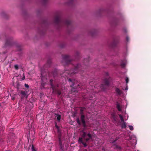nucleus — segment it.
I'll return each mask as SVG.
<instances>
[{
    "mask_svg": "<svg viewBox=\"0 0 151 151\" xmlns=\"http://www.w3.org/2000/svg\"><path fill=\"white\" fill-rule=\"evenodd\" d=\"M53 22L58 28L64 25L67 27L68 29L69 28L71 29L73 27L71 21L68 19H62L60 14H57L55 16Z\"/></svg>",
    "mask_w": 151,
    "mask_h": 151,
    "instance_id": "nucleus-1",
    "label": "nucleus"
},
{
    "mask_svg": "<svg viewBox=\"0 0 151 151\" xmlns=\"http://www.w3.org/2000/svg\"><path fill=\"white\" fill-rule=\"evenodd\" d=\"M0 40H5L4 44L3 47V48L4 50H6L13 45L14 42L13 38L9 37L5 33L0 34Z\"/></svg>",
    "mask_w": 151,
    "mask_h": 151,
    "instance_id": "nucleus-2",
    "label": "nucleus"
},
{
    "mask_svg": "<svg viewBox=\"0 0 151 151\" xmlns=\"http://www.w3.org/2000/svg\"><path fill=\"white\" fill-rule=\"evenodd\" d=\"M80 108L81 109H80L79 114L80 116L81 121L78 118H77L76 119V121L77 123L79 125H81L82 123L83 126L85 128L86 127V125L85 120V115L83 111L84 110L86 109V108L84 107H81Z\"/></svg>",
    "mask_w": 151,
    "mask_h": 151,
    "instance_id": "nucleus-3",
    "label": "nucleus"
},
{
    "mask_svg": "<svg viewBox=\"0 0 151 151\" xmlns=\"http://www.w3.org/2000/svg\"><path fill=\"white\" fill-rule=\"evenodd\" d=\"M49 83L53 90V92L58 94V96L60 95L61 94V90L58 88L59 85L55 83V81L52 79H51L50 80Z\"/></svg>",
    "mask_w": 151,
    "mask_h": 151,
    "instance_id": "nucleus-4",
    "label": "nucleus"
},
{
    "mask_svg": "<svg viewBox=\"0 0 151 151\" xmlns=\"http://www.w3.org/2000/svg\"><path fill=\"white\" fill-rule=\"evenodd\" d=\"M82 70V68L81 65L78 64L74 66L73 69H71L70 70H66L63 73L66 76L67 75L72 76L73 75L77 73L79 70Z\"/></svg>",
    "mask_w": 151,
    "mask_h": 151,
    "instance_id": "nucleus-5",
    "label": "nucleus"
},
{
    "mask_svg": "<svg viewBox=\"0 0 151 151\" xmlns=\"http://www.w3.org/2000/svg\"><path fill=\"white\" fill-rule=\"evenodd\" d=\"M48 75V73L45 70L43 72V70H41V86L44 87L45 86L46 83L47 81V76Z\"/></svg>",
    "mask_w": 151,
    "mask_h": 151,
    "instance_id": "nucleus-6",
    "label": "nucleus"
},
{
    "mask_svg": "<svg viewBox=\"0 0 151 151\" xmlns=\"http://www.w3.org/2000/svg\"><path fill=\"white\" fill-rule=\"evenodd\" d=\"M63 60L62 63L64 65H68L72 63V60L70 58V57L68 55H64L62 56Z\"/></svg>",
    "mask_w": 151,
    "mask_h": 151,
    "instance_id": "nucleus-7",
    "label": "nucleus"
},
{
    "mask_svg": "<svg viewBox=\"0 0 151 151\" xmlns=\"http://www.w3.org/2000/svg\"><path fill=\"white\" fill-rule=\"evenodd\" d=\"M81 137L82 138V140L83 139L87 143H88V141L89 140L92 138V135L90 133H87L83 131H82V134Z\"/></svg>",
    "mask_w": 151,
    "mask_h": 151,
    "instance_id": "nucleus-8",
    "label": "nucleus"
},
{
    "mask_svg": "<svg viewBox=\"0 0 151 151\" xmlns=\"http://www.w3.org/2000/svg\"><path fill=\"white\" fill-rule=\"evenodd\" d=\"M111 78H106L104 79V84H102L101 85L100 87L102 91H104L105 89V86H108L109 85V82Z\"/></svg>",
    "mask_w": 151,
    "mask_h": 151,
    "instance_id": "nucleus-9",
    "label": "nucleus"
},
{
    "mask_svg": "<svg viewBox=\"0 0 151 151\" xmlns=\"http://www.w3.org/2000/svg\"><path fill=\"white\" fill-rule=\"evenodd\" d=\"M117 140L118 139L116 138L114 141L112 142L113 144L112 147L114 149H116L118 151H121L122 149L121 147L118 145L117 143L116 142Z\"/></svg>",
    "mask_w": 151,
    "mask_h": 151,
    "instance_id": "nucleus-10",
    "label": "nucleus"
},
{
    "mask_svg": "<svg viewBox=\"0 0 151 151\" xmlns=\"http://www.w3.org/2000/svg\"><path fill=\"white\" fill-rule=\"evenodd\" d=\"M78 141L79 144H82L84 147H86L88 145V144H87V142H84L83 141V140H82V138L81 137H79Z\"/></svg>",
    "mask_w": 151,
    "mask_h": 151,
    "instance_id": "nucleus-11",
    "label": "nucleus"
},
{
    "mask_svg": "<svg viewBox=\"0 0 151 151\" xmlns=\"http://www.w3.org/2000/svg\"><path fill=\"white\" fill-rule=\"evenodd\" d=\"M68 81L69 82V83L71 87L73 86L74 85V83L75 80L74 79H71V78H69L68 79Z\"/></svg>",
    "mask_w": 151,
    "mask_h": 151,
    "instance_id": "nucleus-12",
    "label": "nucleus"
},
{
    "mask_svg": "<svg viewBox=\"0 0 151 151\" xmlns=\"http://www.w3.org/2000/svg\"><path fill=\"white\" fill-rule=\"evenodd\" d=\"M79 86V85H78V87L76 88V86H75L74 87H73L71 89V92L72 93L74 94V93H76L78 92L77 88Z\"/></svg>",
    "mask_w": 151,
    "mask_h": 151,
    "instance_id": "nucleus-13",
    "label": "nucleus"
},
{
    "mask_svg": "<svg viewBox=\"0 0 151 151\" xmlns=\"http://www.w3.org/2000/svg\"><path fill=\"white\" fill-rule=\"evenodd\" d=\"M76 1V0H69L67 4L69 6L73 5Z\"/></svg>",
    "mask_w": 151,
    "mask_h": 151,
    "instance_id": "nucleus-14",
    "label": "nucleus"
},
{
    "mask_svg": "<svg viewBox=\"0 0 151 151\" xmlns=\"http://www.w3.org/2000/svg\"><path fill=\"white\" fill-rule=\"evenodd\" d=\"M45 30L43 27L41 29H38V32L41 35H43L45 32Z\"/></svg>",
    "mask_w": 151,
    "mask_h": 151,
    "instance_id": "nucleus-15",
    "label": "nucleus"
},
{
    "mask_svg": "<svg viewBox=\"0 0 151 151\" xmlns=\"http://www.w3.org/2000/svg\"><path fill=\"white\" fill-rule=\"evenodd\" d=\"M93 96L91 95H90L89 96H87V95L83 96V98L84 99H87L89 100H91L92 99Z\"/></svg>",
    "mask_w": 151,
    "mask_h": 151,
    "instance_id": "nucleus-16",
    "label": "nucleus"
},
{
    "mask_svg": "<svg viewBox=\"0 0 151 151\" xmlns=\"http://www.w3.org/2000/svg\"><path fill=\"white\" fill-rule=\"evenodd\" d=\"M75 57L76 59H78L80 57V53L78 52L77 51L76 52L75 55Z\"/></svg>",
    "mask_w": 151,
    "mask_h": 151,
    "instance_id": "nucleus-17",
    "label": "nucleus"
},
{
    "mask_svg": "<svg viewBox=\"0 0 151 151\" xmlns=\"http://www.w3.org/2000/svg\"><path fill=\"white\" fill-rule=\"evenodd\" d=\"M52 74L54 77L55 76L58 74V70L56 69H55L54 70L52 71Z\"/></svg>",
    "mask_w": 151,
    "mask_h": 151,
    "instance_id": "nucleus-18",
    "label": "nucleus"
},
{
    "mask_svg": "<svg viewBox=\"0 0 151 151\" xmlns=\"http://www.w3.org/2000/svg\"><path fill=\"white\" fill-rule=\"evenodd\" d=\"M55 117L57 119V120L59 121L61 119V116L57 114H55Z\"/></svg>",
    "mask_w": 151,
    "mask_h": 151,
    "instance_id": "nucleus-19",
    "label": "nucleus"
},
{
    "mask_svg": "<svg viewBox=\"0 0 151 151\" xmlns=\"http://www.w3.org/2000/svg\"><path fill=\"white\" fill-rule=\"evenodd\" d=\"M51 60L50 59H48L47 60V63L46 65H47L48 67H49L50 66V65L51 63Z\"/></svg>",
    "mask_w": 151,
    "mask_h": 151,
    "instance_id": "nucleus-20",
    "label": "nucleus"
},
{
    "mask_svg": "<svg viewBox=\"0 0 151 151\" xmlns=\"http://www.w3.org/2000/svg\"><path fill=\"white\" fill-rule=\"evenodd\" d=\"M16 47L18 51H21L22 49V47L21 45L19 44H17L16 45Z\"/></svg>",
    "mask_w": 151,
    "mask_h": 151,
    "instance_id": "nucleus-21",
    "label": "nucleus"
},
{
    "mask_svg": "<svg viewBox=\"0 0 151 151\" xmlns=\"http://www.w3.org/2000/svg\"><path fill=\"white\" fill-rule=\"evenodd\" d=\"M96 33V30L94 29L91 30L90 32V34L92 36H93L95 35Z\"/></svg>",
    "mask_w": 151,
    "mask_h": 151,
    "instance_id": "nucleus-22",
    "label": "nucleus"
},
{
    "mask_svg": "<svg viewBox=\"0 0 151 151\" xmlns=\"http://www.w3.org/2000/svg\"><path fill=\"white\" fill-rule=\"evenodd\" d=\"M89 61V58H87L85 59L84 60V63L86 65H88L87 63Z\"/></svg>",
    "mask_w": 151,
    "mask_h": 151,
    "instance_id": "nucleus-23",
    "label": "nucleus"
},
{
    "mask_svg": "<svg viewBox=\"0 0 151 151\" xmlns=\"http://www.w3.org/2000/svg\"><path fill=\"white\" fill-rule=\"evenodd\" d=\"M116 91L118 95H120L122 93V91L119 88H117L116 89Z\"/></svg>",
    "mask_w": 151,
    "mask_h": 151,
    "instance_id": "nucleus-24",
    "label": "nucleus"
},
{
    "mask_svg": "<svg viewBox=\"0 0 151 151\" xmlns=\"http://www.w3.org/2000/svg\"><path fill=\"white\" fill-rule=\"evenodd\" d=\"M21 94L22 95V97H24L26 96V93L25 91H21Z\"/></svg>",
    "mask_w": 151,
    "mask_h": 151,
    "instance_id": "nucleus-25",
    "label": "nucleus"
},
{
    "mask_svg": "<svg viewBox=\"0 0 151 151\" xmlns=\"http://www.w3.org/2000/svg\"><path fill=\"white\" fill-rule=\"evenodd\" d=\"M112 117L114 120L116 122L117 120V117L114 114H112Z\"/></svg>",
    "mask_w": 151,
    "mask_h": 151,
    "instance_id": "nucleus-26",
    "label": "nucleus"
},
{
    "mask_svg": "<svg viewBox=\"0 0 151 151\" xmlns=\"http://www.w3.org/2000/svg\"><path fill=\"white\" fill-rule=\"evenodd\" d=\"M59 145H62V142L61 139V137L60 134H59Z\"/></svg>",
    "mask_w": 151,
    "mask_h": 151,
    "instance_id": "nucleus-27",
    "label": "nucleus"
},
{
    "mask_svg": "<svg viewBox=\"0 0 151 151\" xmlns=\"http://www.w3.org/2000/svg\"><path fill=\"white\" fill-rule=\"evenodd\" d=\"M116 108L119 111H120L121 110V107L119 104H117Z\"/></svg>",
    "mask_w": 151,
    "mask_h": 151,
    "instance_id": "nucleus-28",
    "label": "nucleus"
},
{
    "mask_svg": "<svg viewBox=\"0 0 151 151\" xmlns=\"http://www.w3.org/2000/svg\"><path fill=\"white\" fill-rule=\"evenodd\" d=\"M122 124L121 126L122 128L125 129L126 127L125 123L124 122H122Z\"/></svg>",
    "mask_w": 151,
    "mask_h": 151,
    "instance_id": "nucleus-29",
    "label": "nucleus"
},
{
    "mask_svg": "<svg viewBox=\"0 0 151 151\" xmlns=\"http://www.w3.org/2000/svg\"><path fill=\"white\" fill-rule=\"evenodd\" d=\"M119 118L121 119V120L122 122H124V119L123 118L122 116L120 114H119Z\"/></svg>",
    "mask_w": 151,
    "mask_h": 151,
    "instance_id": "nucleus-30",
    "label": "nucleus"
},
{
    "mask_svg": "<svg viewBox=\"0 0 151 151\" xmlns=\"http://www.w3.org/2000/svg\"><path fill=\"white\" fill-rule=\"evenodd\" d=\"M60 151H64V147L63 145H60Z\"/></svg>",
    "mask_w": 151,
    "mask_h": 151,
    "instance_id": "nucleus-31",
    "label": "nucleus"
},
{
    "mask_svg": "<svg viewBox=\"0 0 151 151\" xmlns=\"http://www.w3.org/2000/svg\"><path fill=\"white\" fill-rule=\"evenodd\" d=\"M126 64L125 62H122L121 63V66L122 68H124L126 65Z\"/></svg>",
    "mask_w": 151,
    "mask_h": 151,
    "instance_id": "nucleus-32",
    "label": "nucleus"
},
{
    "mask_svg": "<svg viewBox=\"0 0 151 151\" xmlns=\"http://www.w3.org/2000/svg\"><path fill=\"white\" fill-rule=\"evenodd\" d=\"M104 9H99L98 11V13L100 14L101 12H104Z\"/></svg>",
    "mask_w": 151,
    "mask_h": 151,
    "instance_id": "nucleus-33",
    "label": "nucleus"
},
{
    "mask_svg": "<svg viewBox=\"0 0 151 151\" xmlns=\"http://www.w3.org/2000/svg\"><path fill=\"white\" fill-rule=\"evenodd\" d=\"M47 24V22L46 21H44L42 22V26H45Z\"/></svg>",
    "mask_w": 151,
    "mask_h": 151,
    "instance_id": "nucleus-34",
    "label": "nucleus"
},
{
    "mask_svg": "<svg viewBox=\"0 0 151 151\" xmlns=\"http://www.w3.org/2000/svg\"><path fill=\"white\" fill-rule=\"evenodd\" d=\"M129 129L131 130H132L134 129V128L132 126L129 125Z\"/></svg>",
    "mask_w": 151,
    "mask_h": 151,
    "instance_id": "nucleus-35",
    "label": "nucleus"
},
{
    "mask_svg": "<svg viewBox=\"0 0 151 151\" xmlns=\"http://www.w3.org/2000/svg\"><path fill=\"white\" fill-rule=\"evenodd\" d=\"M14 68L15 69L17 70L19 68V67L17 65H14Z\"/></svg>",
    "mask_w": 151,
    "mask_h": 151,
    "instance_id": "nucleus-36",
    "label": "nucleus"
},
{
    "mask_svg": "<svg viewBox=\"0 0 151 151\" xmlns=\"http://www.w3.org/2000/svg\"><path fill=\"white\" fill-rule=\"evenodd\" d=\"M42 2L44 4H45L47 2L48 0H42Z\"/></svg>",
    "mask_w": 151,
    "mask_h": 151,
    "instance_id": "nucleus-37",
    "label": "nucleus"
},
{
    "mask_svg": "<svg viewBox=\"0 0 151 151\" xmlns=\"http://www.w3.org/2000/svg\"><path fill=\"white\" fill-rule=\"evenodd\" d=\"M6 52L5 51L2 52L1 50H0V54H5Z\"/></svg>",
    "mask_w": 151,
    "mask_h": 151,
    "instance_id": "nucleus-38",
    "label": "nucleus"
},
{
    "mask_svg": "<svg viewBox=\"0 0 151 151\" xmlns=\"http://www.w3.org/2000/svg\"><path fill=\"white\" fill-rule=\"evenodd\" d=\"M32 151H36V150L35 149V148H34V147L33 145H32Z\"/></svg>",
    "mask_w": 151,
    "mask_h": 151,
    "instance_id": "nucleus-39",
    "label": "nucleus"
},
{
    "mask_svg": "<svg viewBox=\"0 0 151 151\" xmlns=\"http://www.w3.org/2000/svg\"><path fill=\"white\" fill-rule=\"evenodd\" d=\"M129 37L128 36H127L126 37V40L127 42H128L129 41Z\"/></svg>",
    "mask_w": 151,
    "mask_h": 151,
    "instance_id": "nucleus-40",
    "label": "nucleus"
},
{
    "mask_svg": "<svg viewBox=\"0 0 151 151\" xmlns=\"http://www.w3.org/2000/svg\"><path fill=\"white\" fill-rule=\"evenodd\" d=\"M125 81L127 83H128L129 82V78L127 77H126L125 78Z\"/></svg>",
    "mask_w": 151,
    "mask_h": 151,
    "instance_id": "nucleus-41",
    "label": "nucleus"
},
{
    "mask_svg": "<svg viewBox=\"0 0 151 151\" xmlns=\"http://www.w3.org/2000/svg\"><path fill=\"white\" fill-rule=\"evenodd\" d=\"M24 86L27 88H29V86L26 83H25L24 84Z\"/></svg>",
    "mask_w": 151,
    "mask_h": 151,
    "instance_id": "nucleus-42",
    "label": "nucleus"
},
{
    "mask_svg": "<svg viewBox=\"0 0 151 151\" xmlns=\"http://www.w3.org/2000/svg\"><path fill=\"white\" fill-rule=\"evenodd\" d=\"M55 125L56 128L58 129H59V127L58 126L57 124L55 123Z\"/></svg>",
    "mask_w": 151,
    "mask_h": 151,
    "instance_id": "nucleus-43",
    "label": "nucleus"
},
{
    "mask_svg": "<svg viewBox=\"0 0 151 151\" xmlns=\"http://www.w3.org/2000/svg\"><path fill=\"white\" fill-rule=\"evenodd\" d=\"M25 76H24L23 78H22V80H24L25 78Z\"/></svg>",
    "mask_w": 151,
    "mask_h": 151,
    "instance_id": "nucleus-44",
    "label": "nucleus"
},
{
    "mask_svg": "<svg viewBox=\"0 0 151 151\" xmlns=\"http://www.w3.org/2000/svg\"><path fill=\"white\" fill-rule=\"evenodd\" d=\"M19 85V83H18L17 84V88L18 89H19V87H18V86Z\"/></svg>",
    "mask_w": 151,
    "mask_h": 151,
    "instance_id": "nucleus-45",
    "label": "nucleus"
},
{
    "mask_svg": "<svg viewBox=\"0 0 151 151\" xmlns=\"http://www.w3.org/2000/svg\"><path fill=\"white\" fill-rule=\"evenodd\" d=\"M106 76H108L109 74H108V73H106Z\"/></svg>",
    "mask_w": 151,
    "mask_h": 151,
    "instance_id": "nucleus-46",
    "label": "nucleus"
},
{
    "mask_svg": "<svg viewBox=\"0 0 151 151\" xmlns=\"http://www.w3.org/2000/svg\"><path fill=\"white\" fill-rule=\"evenodd\" d=\"M64 45H63V46H60V47H62V48H63L64 47Z\"/></svg>",
    "mask_w": 151,
    "mask_h": 151,
    "instance_id": "nucleus-47",
    "label": "nucleus"
},
{
    "mask_svg": "<svg viewBox=\"0 0 151 151\" xmlns=\"http://www.w3.org/2000/svg\"><path fill=\"white\" fill-rule=\"evenodd\" d=\"M84 151H87V150L86 149H85L84 150Z\"/></svg>",
    "mask_w": 151,
    "mask_h": 151,
    "instance_id": "nucleus-48",
    "label": "nucleus"
},
{
    "mask_svg": "<svg viewBox=\"0 0 151 151\" xmlns=\"http://www.w3.org/2000/svg\"><path fill=\"white\" fill-rule=\"evenodd\" d=\"M128 88L127 87H126V88H125V90H127L128 89Z\"/></svg>",
    "mask_w": 151,
    "mask_h": 151,
    "instance_id": "nucleus-49",
    "label": "nucleus"
},
{
    "mask_svg": "<svg viewBox=\"0 0 151 151\" xmlns=\"http://www.w3.org/2000/svg\"><path fill=\"white\" fill-rule=\"evenodd\" d=\"M12 151L11 150H7V151Z\"/></svg>",
    "mask_w": 151,
    "mask_h": 151,
    "instance_id": "nucleus-50",
    "label": "nucleus"
}]
</instances>
